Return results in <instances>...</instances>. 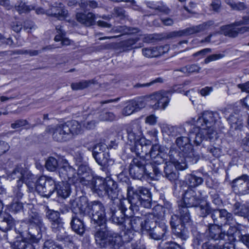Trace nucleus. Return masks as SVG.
Here are the masks:
<instances>
[{
	"label": "nucleus",
	"instance_id": "f704fd0d",
	"mask_svg": "<svg viewBox=\"0 0 249 249\" xmlns=\"http://www.w3.org/2000/svg\"><path fill=\"white\" fill-rule=\"evenodd\" d=\"M93 157L96 162L102 166H108L113 162V161L109 159L108 152L98 155H95Z\"/></svg>",
	"mask_w": 249,
	"mask_h": 249
},
{
	"label": "nucleus",
	"instance_id": "a18cd8bd",
	"mask_svg": "<svg viewBox=\"0 0 249 249\" xmlns=\"http://www.w3.org/2000/svg\"><path fill=\"white\" fill-rule=\"evenodd\" d=\"M200 69L201 68L198 64H194L183 67L178 71L185 74H191L194 72H198Z\"/></svg>",
	"mask_w": 249,
	"mask_h": 249
},
{
	"label": "nucleus",
	"instance_id": "37998d69",
	"mask_svg": "<svg viewBox=\"0 0 249 249\" xmlns=\"http://www.w3.org/2000/svg\"><path fill=\"white\" fill-rule=\"evenodd\" d=\"M13 246L14 249H35L33 245L25 239L15 241Z\"/></svg>",
	"mask_w": 249,
	"mask_h": 249
},
{
	"label": "nucleus",
	"instance_id": "6ab92c4d",
	"mask_svg": "<svg viewBox=\"0 0 249 249\" xmlns=\"http://www.w3.org/2000/svg\"><path fill=\"white\" fill-rule=\"evenodd\" d=\"M169 50V46L167 45L160 46H153L144 48L142 49V53L143 56L147 58L159 57Z\"/></svg>",
	"mask_w": 249,
	"mask_h": 249
},
{
	"label": "nucleus",
	"instance_id": "58836bf2",
	"mask_svg": "<svg viewBox=\"0 0 249 249\" xmlns=\"http://www.w3.org/2000/svg\"><path fill=\"white\" fill-rule=\"evenodd\" d=\"M231 127L234 129H240L242 125V120L238 114L234 113L230 115L228 119Z\"/></svg>",
	"mask_w": 249,
	"mask_h": 249
},
{
	"label": "nucleus",
	"instance_id": "b1692460",
	"mask_svg": "<svg viewBox=\"0 0 249 249\" xmlns=\"http://www.w3.org/2000/svg\"><path fill=\"white\" fill-rule=\"evenodd\" d=\"M14 225L13 219L10 214L6 213H0V230L3 237L6 235L5 232L12 229Z\"/></svg>",
	"mask_w": 249,
	"mask_h": 249
},
{
	"label": "nucleus",
	"instance_id": "2eb2a0df",
	"mask_svg": "<svg viewBox=\"0 0 249 249\" xmlns=\"http://www.w3.org/2000/svg\"><path fill=\"white\" fill-rule=\"evenodd\" d=\"M145 161L140 157L134 158L129 167V173L134 178L139 179L145 172Z\"/></svg>",
	"mask_w": 249,
	"mask_h": 249
},
{
	"label": "nucleus",
	"instance_id": "c756f323",
	"mask_svg": "<svg viewBox=\"0 0 249 249\" xmlns=\"http://www.w3.org/2000/svg\"><path fill=\"white\" fill-rule=\"evenodd\" d=\"M55 190L59 196L66 198L69 196L71 193L70 183L64 181L60 182L56 184Z\"/></svg>",
	"mask_w": 249,
	"mask_h": 249
},
{
	"label": "nucleus",
	"instance_id": "f8f14e48",
	"mask_svg": "<svg viewBox=\"0 0 249 249\" xmlns=\"http://www.w3.org/2000/svg\"><path fill=\"white\" fill-rule=\"evenodd\" d=\"M8 177L11 179H17V182L22 181L27 185V182L29 179H34L35 175L26 168L23 167L22 165L17 166L13 171L9 175Z\"/></svg>",
	"mask_w": 249,
	"mask_h": 249
},
{
	"label": "nucleus",
	"instance_id": "338daca9",
	"mask_svg": "<svg viewBox=\"0 0 249 249\" xmlns=\"http://www.w3.org/2000/svg\"><path fill=\"white\" fill-rule=\"evenodd\" d=\"M209 246L213 248V249H231L233 247L229 243H225L222 245H218L216 246L212 245L209 243Z\"/></svg>",
	"mask_w": 249,
	"mask_h": 249
},
{
	"label": "nucleus",
	"instance_id": "bb28decb",
	"mask_svg": "<svg viewBox=\"0 0 249 249\" xmlns=\"http://www.w3.org/2000/svg\"><path fill=\"white\" fill-rule=\"evenodd\" d=\"M166 148L159 144L153 145L149 151L150 156L153 159V161L158 164L162 163L164 160L162 157Z\"/></svg>",
	"mask_w": 249,
	"mask_h": 249
},
{
	"label": "nucleus",
	"instance_id": "4c0bfd02",
	"mask_svg": "<svg viewBox=\"0 0 249 249\" xmlns=\"http://www.w3.org/2000/svg\"><path fill=\"white\" fill-rule=\"evenodd\" d=\"M144 141H138L136 142H130V145H134L130 148L131 151L135 152L138 156H141L142 153L147 155L146 145H142V142Z\"/></svg>",
	"mask_w": 249,
	"mask_h": 249
},
{
	"label": "nucleus",
	"instance_id": "c9c22d12",
	"mask_svg": "<svg viewBox=\"0 0 249 249\" xmlns=\"http://www.w3.org/2000/svg\"><path fill=\"white\" fill-rule=\"evenodd\" d=\"M15 8L19 14L27 13L34 9L35 6L28 4L24 0H19L15 4Z\"/></svg>",
	"mask_w": 249,
	"mask_h": 249
},
{
	"label": "nucleus",
	"instance_id": "423d86ee",
	"mask_svg": "<svg viewBox=\"0 0 249 249\" xmlns=\"http://www.w3.org/2000/svg\"><path fill=\"white\" fill-rule=\"evenodd\" d=\"M86 187L99 195L107 194L111 199L118 196L117 184L114 180L110 178L103 180L101 178L94 177L92 173V179L88 182Z\"/></svg>",
	"mask_w": 249,
	"mask_h": 249
},
{
	"label": "nucleus",
	"instance_id": "e2e57ef3",
	"mask_svg": "<svg viewBox=\"0 0 249 249\" xmlns=\"http://www.w3.org/2000/svg\"><path fill=\"white\" fill-rule=\"evenodd\" d=\"M138 40V39L136 38H130L123 42V46L126 49L129 50L133 47V45H134Z\"/></svg>",
	"mask_w": 249,
	"mask_h": 249
},
{
	"label": "nucleus",
	"instance_id": "4468645a",
	"mask_svg": "<svg viewBox=\"0 0 249 249\" xmlns=\"http://www.w3.org/2000/svg\"><path fill=\"white\" fill-rule=\"evenodd\" d=\"M52 135L53 138L59 142H66L70 139L65 123L59 124L56 125L49 127L47 129Z\"/></svg>",
	"mask_w": 249,
	"mask_h": 249
},
{
	"label": "nucleus",
	"instance_id": "a211bd4d",
	"mask_svg": "<svg viewBox=\"0 0 249 249\" xmlns=\"http://www.w3.org/2000/svg\"><path fill=\"white\" fill-rule=\"evenodd\" d=\"M89 204L87 198L85 196H81L71 200V209L74 213L73 215L86 214Z\"/></svg>",
	"mask_w": 249,
	"mask_h": 249
},
{
	"label": "nucleus",
	"instance_id": "5701e85b",
	"mask_svg": "<svg viewBox=\"0 0 249 249\" xmlns=\"http://www.w3.org/2000/svg\"><path fill=\"white\" fill-rule=\"evenodd\" d=\"M214 24V22L209 20L196 26H193L182 30V36H190L208 30Z\"/></svg>",
	"mask_w": 249,
	"mask_h": 249
},
{
	"label": "nucleus",
	"instance_id": "1a4fd4ad",
	"mask_svg": "<svg viewBox=\"0 0 249 249\" xmlns=\"http://www.w3.org/2000/svg\"><path fill=\"white\" fill-rule=\"evenodd\" d=\"M86 214L91 216V223L94 226L95 231L107 227L105 210L101 202L93 201L89 203Z\"/></svg>",
	"mask_w": 249,
	"mask_h": 249
},
{
	"label": "nucleus",
	"instance_id": "a19ab883",
	"mask_svg": "<svg viewBox=\"0 0 249 249\" xmlns=\"http://www.w3.org/2000/svg\"><path fill=\"white\" fill-rule=\"evenodd\" d=\"M23 184V182L22 181H19L17 182V185L13 187V196L15 199L19 200L22 198L24 191Z\"/></svg>",
	"mask_w": 249,
	"mask_h": 249
},
{
	"label": "nucleus",
	"instance_id": "bf43d9fd",
	"mask_svg": "<svg viewBox=\"0 0 249 249\" xmlns=\"http://www.w3.org/2000/svg\"><path fill=\"white\" fill-rule=\"evenodd\" d=\"M89 7L91 8L94 9L99 7V4L95 0H87L81 4V7L83 8L86 9L88 7Z\"/></svg>",
	"mask_w": 249,
	"mask_h": 249
},
{
	"label": "nucleus",
	"instance_id": "603ef678",
	"mask_svg": "<svg viewBox=\"0 0 249 249\" xmlns=\"http://www.w3.org/2000/svg\"><path fill=\"white\" fill-rule=\"evenodd\" d=\"M135 111H137V107H135V102H131L123 109L122 114L124 116H128Z\"/></svg>",
	"mask_w": 249,
	"mask_h": 249
},
{
	"label": "nucleus",
	"instance_id": "3c124183",
	"mask_svg": "<svg viewBox=\"0 0 249 249\" xmlns=\"http://www.w3.org/2000/svg\"><path fill=\"white\" fill-rule=\"evenodd\" d=\"M46 215L51 223L61 219L59 212L53 210L48 209L46 212Z\"/></svg>",
	"mask_w": 249,
	"mask_h": 249
},
{
	"label": "nucleus",
	"instance_id": "aec40b11",
	"mask_svg": "<svg viewBox=\"0 0 249 249\" xmlns=\"http://www.w3.org/2000/svg\"><path fill=\"white\" fill-rule=\"evenodd\" d=\"M46 15L62 20L68 16V12L61 3H54L46 11Z\"/></svg>",
	"mask_w": 249,
	"mask_h": 249
},
{
	"label": "nucleus",
	"instance_id": "7c9ffc66",
	"mask_svg": "<svg viewBox=\"0 0 249 249\" xmlns=\"http://www.w3.org/2000/svg\"><path fill=\"white\" fill-rule=\"evenodd\" d=\"M71 225L72 230L77 234L82 235L85 232L83 222L78 215H72Z\"/></svg>",
	"mask_w": 249,
	"mask_h": 249
},
{
	"label": "nucleus",
	"instance_id": "0eeeda50",
	"mask_svg": "<svg viewBox=\"0 0 249 249\" xmlns=\"http://www.w3.org/2000/svg\"><path fill=\"white\" fill-rule=\"evenodd\" d=\"M95 242L100 247L111 245L114 248L119 247L123 244L122 237L117 233L109 230L107 227L102 230L95 231Z\"/></svg>",
	"mask_w": 249,
	"mask_h": 249
},
{
	"label": "nucleus",
	"instance_id": "052dcab7",
	"mask_svg": "<svg viewBox=\"0 0 249 249\" xmlns=\"http://www.w3.org/2000/svg\"><path fill=\"white\" fill-rule=\"evenodd\" d=\"M200 215L205 217L211 213V208L209 204L206 203L204 205H201L199 207Z\"/></svg>",
	"mask_w": 249,
	"mask_h": 249
},
{
	"label": "nucleus",
	"instance_id": "20e7f679",
	"mask_svg": "<svg viewBox=\"0 0 249 249\" xmlns=\"http://www.w3.org/2000/svg\"><path fill=\"white\" fill-rule=\"evenodd\" d=\"M60 178L64 181L73 183L76 186L80 185L86 187L90 179H92V172L89 168L85 165H79L77 172L75 169L68 163L65 162L58 169Z\"/></svg>",
	"mask_w": 249,
	"mask_h": 249
},
{
	"label": "nucleus",
	"instance_id": "ea45409f",
	"mask_svg": "<svg viewBox=\"0 0 249 249\" xmlns=\"http://www.w3.org/2000/svg\"><path fill=\"white\" fill-rule=\"evenodd\" d=\"M127 216H125L124 213H118V212L113 211L112 212L111 219L113 223L118 225H123L125 228V218Z\"/></svg>",
	"mask_w": 249,
	"mask_h": 249
},
{
	"label": "nucleus",
	"instance_id": "9d476101",
	"mask_svg": "<svg viewBox=\"0 0 249 249\" xmlns=\"http://www.w3.org/2000/svg\"><path fill=\"white\" fill-rule=\"evenodd\" d=\"M247 17H243V19L235 21L233 23L222 26L221 27V33L229 37H234L238 34H242L249 31V27H241V25L249 24V21Z\"/></svg>",
	"mask_w": 249,
	"mask_h": 249
},
{
	"label": "nucleus",
	"instance_id": "7ed1b4c3",
	"mask_svg": "<svg viewBox=\"0 0 249 249\" xmlns=\"http://www.w3.org/2000/svg\"><path fill=\"white\" fill-rule=\"evenodd\" d=\"M152 204L151 195L149 189L142 186L135 188L131 186H128L127 188V199L119 200L118 203L120 213H124L129 205V210L132 214L139 211L140 206L150 208Z\"/></svg>",
	"mask_w": 249,
	"mask_h": 249
},
{
	"label": "nucleus",
	"instance_id": "8fccbe9b",
	"mask_svg": "<svg viewBox=\"0 0 249 249\" xmlns=\"http://www.w3.org/2000/svg\"><path fill=\"white\" fill-rule=\"evenodd\" d=\"M116 119L115 115L109 111H102L99 115V120L102 121H113Z\"/></svg>",
	"mask_w": 249,
	"mask_h": 249
},
{
	"label": "nucleus",
	"instance_id": "dca6fc26",
	"mask_svg": "<svg viewBox=\"0 0 249 249\" xmlns=\"http://www.w3.org/2000/svg\"><path fill=\"white\" fill-rule=\"evenodd\" d=\"M234 191L240 195L249 194V177L244 175L234 179L232 182Z\"/></svg>",
	"mask_w": 249,
	"mask_h": 249
},
{
	"label": "nucleus",
	"instance_id": "c03bdc74",
	"mask_svg": "<svg viewBox=\"0 0 249 249\" xmlns=\"http://www.w3.org/2000/svg\"><path fill=\"white\" fill-rule=\"evenodd\" d=\"M147 6L151 9H154L156 12L158 11L168 13L169 11V10L166 6L159 3L148 2H147Z\"/></svg>",
	"mask_w": 249,
	"mask_h": 249
},
{
	"label": "nucleus",
	"instance_id": "79ce46f5",
	"mask_svg": "<svg viewBox=\"0 0 249 249\" xmlns=\"http://www.w3.org/2000/svg\"><path fill=\"white\" fill-rule=\"evenodd\" d=\"M225 233V236H227L230 242H234L236 240V237L240 235V231H238L235 226H230L227 231H224Z\"/></svg>",
	"mask_w": 249,
	"mask_h": 249
},
{
	"label": "nucleus",
	"instance_id": "c85d7f7f",
	"mask_svg": "<svg viewBox=\"0 0 249 249\" xmlns=\"http://www.w3.org/2000/svg\"><path fill=\"white\" fill-rule=\"evenodd\" d=\"M65 124L66 128L68 129V131L67 132L70 139L73 135H78L81 132V125L78 122L72 120L66 122Z\"/></svg>",
	"mask_w": 249,
	"mask_h": 249
},
{
	"label": "nucleus",
	"instance_id": "09e8293b",
	"mask_svg": "<svg viewBox=\"0 0 249 249\" xmlns=\"http://www.w3.org/2000/svg\"><path fill=\"white\" fill-rule=\"evenodd\" d=\"M108 152L107 145L105 143H99L94 146L92 151V155L94 156L95 155H98Z\"/></svg>",
	"mask_w": 249,
	"mask_h": 249
},
{
	"label": "nucleus",
	"instance_id": "69168bd1",
	"mask_svg": "<svg viewBox=\"0 0 249 249\" xmlns=\"http://www.w3.org/2000/svg\"><path fill=\"white\" fill-rule=\"evenodd\" d=\"M238 240L249 249V233L239 235Z\"/></svg>",
	"mask_w": 249,
	"mask_h": 249
},
{
	"label": "nucleus",
	"instance_id": "4be33fe9",
	"mask_svg": "<svg viewBox=\"0 0 249 249\" xmlns=\"http://www.w3.org/2000/svg\"><path fill=\"white\" fill-rule=\"evenodd\" d=\"M189 127L185 126V124L183 126L180 127L173 126L167 124H162L160 125L162 132L171 137L185 134L186 132V128Z\"/></svg>",
	"mask_w": 249,
	"mask_h": 249
},
{
	"label": "nucleus",
	"instance_id": "f257e3e1",
	"mask_svg": "<svg viewBox=\"0 0 249 249\" xmlns=\"http://www.w3.org/2000/svg\"><path fill=\"white\" fill-rule=\"evenodd\" d=\"M185 126H190L188 137L180 136L177 138L176 143L179 151L174 147H171L178 154V159H186L194 156L193 146L190 143L193 141L196 145H200L205 141L214 142L217 138L216 129L222 127L221 118L217 112L205 111L196 120L194 118L186 122Z\"/></svg>",
	"mask_w": 249,
	"mask_h": 249
},
{
	"label": "nucleus",
	"instance_id": "4d7b16f0",
	"mask_svg": "<svg viewBox=\"0 0 249 249\" xmlns=\"http://www.w3.org/2000/svg\"><path fill=\"white\" fill-rule=\"evenodd\" d=\"M226 2L233 10H243L246 7V6L243 2L236 3L230 0H226Z\"/></svg>",
	"mask_w": 249,
	"mask_h": 249
},
{
	"label": "nucleus",
	"instance_id": "e433bc0d",
	"mask_svg": "<svg viewBox=\"0 0 249 249\" xmlns=\"http://www.w3.org/2000/svg\"><path fill=\"white\" fill-rule=\"evenodd\" d=\"M185 181L190 187L195 188L201 185L203 182V179L202 178L195 175L188 174L185 177Z\"/></svg>",
	"mask_w": 249,
	"mask_h": 249
},
{
	"label": "nucleus",
	"instance_id": "cd10ccee",
	"mask_svg": "<svg viewBox=\"0 0 249 249\" xmlns=\"http://www.w3.org/2000/svg\"><path fill=\"white\" fill-rule=\"evenodd\" d=\"M76 18L78 22L87 26H90L94 24L95 15L91 12L86 14L78 13L76 14Z\"/></svg>",
	"mask_w": 249,
	"mask_h": 249
},
{
	"label": "nucleus",
	"instance_id": "ddd939ff",
	"mask_svg": "<svg viewBox=\"0 0 249 249\" xmlns=\"http://www.w3.org/2000/svg\"><path fill=\"white\" fill-rule=\"evenodd\" d=\"M28 223L29 224L30 229L32 230L33 228H35L37 231V235L32 233V231H30L29 233L33 236H37L38 238L41 237V232L45 230V227L43 223L42 219L39 214L36 212H31L28 219Z\"/></svg>",
	"mask_w": 249,
	"mask_h": 249
},
{
	"label": "nucleus",
	"instance_id": "680f3d73",
	"mask_svg": "<svg viewBox=\"0 0 249 249\" xmlns=\"http://www.w3.org/2000/svg\"><path fill=\"white\" fill-rule=\"evenodd\" d=\"M224 56V55L221 53L211 54L205 58L204 60V63L205 64H208L212 61L220 59L223 58Z\"/></svg>",
	"mask_w": 249,
	"mask_h": 249
},
{
	"label": "nucleus",
	"instance_id": "de8ad7c7",
	"mask_svg": "<svg viewBox=\"0 0 249 249\" xmlns=\"http://www.w3.org/2000/svg\"><path fill=\"white\" fill-rule=\"evenodd\" d=\"M156 222L154 220H152L151 219L147 218L144 220H142V231H149V232L153 230V227L156 225Z\"/></svg>",
	"mask_w": 249,
	"mask_h": 249
},
{
	"label": "nucleus",
	"instance_id": "49530a36",
	"mask_svg": "<svg viewBox=\"0 0 249 249\" xmlns=\"http://www.w3.org/2000/svg\"><path fill=\"white\" fill-rule=\"evenodd\" d=\"M58 166V162L55 158L50 157L46 161L45 166L46 169L50 171H55Z\"/></svg>",
	"mask_w": 249,
	"mask_h": 249
},
{
	"label": "nucleus",
	"instance_id": "f3484780",
	"mask_svg": "<svg viewBox=\"0 0 249 249\" xmlns=\"http://www.w3.org/2000/svg\"><path fill=\"white\" fill-rule=\"evenodd\" d=\"M127 139L129 142H136L138 141H144L142 138L141 126L139 122H134L129 124L126 128Z\"/></svg>",
	"mask_w": 249,
	"mask_h": 249
},
{
	"label": "nucleus",
	"instance_id": "6e6d98bb",
	"mask_svg": "<svg viewBox=\"0 0 249 249\" xmlns=\"http://www.w3.org/2000/svg\"><path fill=\"white\" fill-rule=\"evenodd\" d=\"M115 31L122 33L123 34H131L137 32V29L128 28L125 26H119L114 29Z\"/></svg>",
	"mask_w": 249,
	"mask_h": 249
},
{
	"label": "nucleus",
	"instance_id": "774afa93",
	"mask_svg": "<svg viewBox=\"0 0 249 249\" xmlns=\"http://www.w3.org/2000/svg\"><path fill=\"white\" fill-rule=\"evenodd\" d=\"M44 249H63V248L58 244L47 241L45 243Z\"/></svg>",
	"mask_w": 249,
	"mask_h": 249
},
{
	"label": "nucleus",
	"instance_id": "a878e982",
	"mask_svg": "<svg viewBox=\"0 0 249 249\" xmlns=\"http://www.w3.org/2000/svg\"><path fill=\"white\" fill-rule=\"evenodd\" d=\"M142 219L139 216H129L125 218V229L127 231L141 230Z\"/></svg>",
	"mask_w": 249,
	"mask_h": 249
},
{
	"label": "nucleus",
	"instance_id": "864d4df0",
	"mask_svg": "<svg viewBox=\"0 0 249 249\" xmlns=\"http://www.w3.org/2000/svg\"><path fill=\"white\" fill-rule=\"evenodd\" d=\"M18 200H15L14 199L13 202L10 205L9 210L10 211L17 213L23 209V203Z\"/></svg>",
	"mask_w": 249,
	"mask_h": 249
},
{
	"label": "nucleus",
	"instance_id": "0e129e2a",
	"mask_svg": "<svg viewBox=\"0 0 249 249\" xmlns=\"http://www.w3.org/2000/svg\"><path fill=\"white\" fill-rule=\"evenodd\" d=\"M28 124V122L27 120L24 119H21L17 120L14 123L11 124V127L13 129H17L20 128V127L25 126Z\"/></svg>",
	"mask_w": 249,
	"mask_h": 249
},
{
	"label": "nucleus",
	"instance_id": "473e14b6",
	"mask_svg": "<svg viewBox=\"0 0 249 249\" xmlns=\"http://www.w3.org/2000/svg\"><path fill=\"white\" fill-rule=\"evenodd\" d=\"M51 228L53 232L57 233V237L59 240H63L66 237L63 222L61 219L51 223Z\"/></svg>",
	"mask_w": 249,
	"mask_h": 249
},
{
	"label": "nucleus",
	"instance_id": "39448f33",
	"mask_svg": "<svg viewBox=\"0 0 249 249\" xmlns=\"http://www.w3.org/2000/svg\"><path fill=\"white\" fill-rule=\"evenodd\" d=\"M211 217L214 224H210L208 229L209 236L214 240L225 239V233L220 227L223 225H230L233 221L232 214L225 209H216L212 211Z\"/></svg>",
	"mask_w": 249,
	"mask_h": 249
},
{
	"label": "nucleus",
	"instance_id": "412c9836",
	"mask_svg": "<svg viewBox=\"0 0 249 249\" xmlns=\"http://www.w3.org/2000/svg\"><path fill=\"white\" fill-rule=\"evenodd\" d=\"M49 177L41 176L37 179L35 176L34 179H29L27 182V186L31 191L35 190L39 194H43V187H45Z\"/></svg>",
	"mask_w": 249,
	"mask_h": 249
},
{
	"label": "nucleus",
	"instance_id": "f03ea898",
	"mask_svg": "<svg viewBox=\"0 0 249 249\" xmlns=\"http://www.w3.org/2000/svg\"><path fill=\"white\" fill-rule=\"evenodd\" d=\"M202 199L200 195H197L196 192L191 189L187 190L182 197V200L178 204V211L179 213V221L180 225L173 221L172 217L170 222L172 227L175 229L176 234L177 236L183 240L188 239V231L185 227V223L189 222L190 220V214L188 208L196 207L201 203Z\"/></svg>",
	"mask_w": 249,
	"mask_h": 249
},
{
	"label": "nucleus",
	"instance_id": "393cba45",
	"mask_svg": "<svg viewBox=\"0 0 249 249\" xmlns=\"http://www.w3.org/2000/svg\"><path fill=\"white\" fill-rule=\"evenodd\" d=\"M167 233V227L164 222H161L158 225L153 227V230L149 232L150 236L155 240H160L166 238Z\"/></svg>",
	"mask_w": 249,
	"mask_h": 249
},
{
	"label": "nucleus",
	"instance_id": "72a5a7b5",
	"mask_svg": "<svg viewBox=\"0 0 249 249\" xmlns=\"http://www.w3.org/2000/svg\"><path fill=\"white\" fill-rule=\"evenodd\" d=\"M55 189V181L52 178H49L45 187H43V193L39 195L43 197L48 198L53 194Z\"/></svg>",
	"mask_w": 249,
	"mask_h": 249
},
{
	"label": "nucleus",
	"instance_id": "9b49d317",
	"mask_svg": "<svg viewBox=\"0 0 249 249\" xmlns=\"http://www.w3.org/2000/svg\"><path fill=\"white\" fill-rule=\"evenodd\" d=\"M169 92L160 90L155 92L146 98V100L150 102V106L154 109H164L169 102Z\"/></svg>",
	"mask_w": 249,
	"mask_h": 249
},
{
	"label": "nucleus",
	"instance_id": "13d9d810",
	"mask_svg": "<svg viewBox=\"0 0 249 249\" xmlns=\"http://www.w3.org/2000/svg\"><path fill=\"white\" fill-rule=\"evenodd\" d=\"M163 82V79L161 77H158L154 80H152L151 82L145 83V84H137L135 85L136 88H141L144 87H150L154 84L157 83H161Z\"/></svg>",
	"mask_w": 249,
	"mask_h": 249
},
{
	"label": "nucleus",
	"instance_id": "6e6552de",
	"mask_svg": "<svg viewBox=\"0 0 249 249\" xmlns=\"http://www.w3.org/2000/svg\"><path fill=\"white\" fill-rule=\"evenodd\" d=\"M170 161L166 162L164 167L166 177L171 181L176 180L178 178V173L177 170H182L187 168V165L183 159H178L179 156L173 148L169 152Z\"/></svg>",
	"mask_w": 249,
	"mask_h": 249
},
{
	"label": "nucleus",
	"instance_id": "2f4dec72",
	"mask_svg": "<svg viewBox=\"0 0 249 249\" xmlns=\"http://www.w3.org/2000/svg\"><path fill=\"white\" fill-rule=\"evenodd\" d=\"M233 212L235 215L247 217L249 216V204L236 202L233 206Z\"/></svg>",
	"mask_w": 249,
	"mask_h": 249
},
{
	"label": "nucleus",
	"instance_id": "5fc2aeb1",
	"mask_svg": "<svg viewBox=\"0 0 249 249\" xmlns=\"http://www.w3.org/2000/svg\"><path fill=\"white\" fill-rule=\"evenodd\" d=\"M91 83L89 80L82 81L78 83L71 84V87L74 90L82 89L89 87Z\"/></svg>",
	"mask_w": 249,
	"mask_h": 249
}]
</instances>
